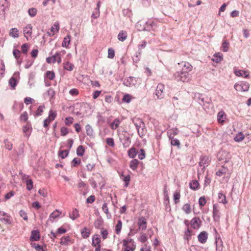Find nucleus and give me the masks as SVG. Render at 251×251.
Segmentation results:
<instances>
[{
    "label": "nucleus",
    "instance_id": "f257e3e1",
    "mask_svg": "<svg viewBox=\"0 0 251 251\" xmlns=\"http://www.w3.org/2000/svg\"><path fill=\"white\" fill-rule=\"evenodd\" d=\"M136 247V244L133 239L128 237L123 239L122 251H134Z\"/></svg>",
    "mask_w": 251,
    "mask_h": 251
},
{
    "label": "nucleus",
    "instance_id": "f03ea898",
    "mask_svg": "<svg viewBox=\"0 0 251 251\" xmlns=\"http://www.w3.org/2000/svg\"><path fill=\"white\" fill-rule=\"evenodd\" d=\"M65 50H61L57 51L54 55L51 57H49L46 58V61L49 64L54 63L57 62L58 64H60L62 61V57L66 54Z\"/></svg>",
    "mask_w": 251,
    "mask_h": 251
},
{
    "label": "nucleus",
    "instance_id": "7ed1b4c3",
    "mask_svg": "<svg viewBox=\"0 0 251 251\" xmlns=\"http://www.w3.org/2000/svg\"><path fill=\"white\" fill-rule=\"evenodd\" d=\"M176 67L177 70L182 72L184 74H189L193 69L191 64L186 61H181L177 63Z\"/></svg>",
    "mask_w": 251,
    "mask_h": 251
},
{
    "label": "nucleus",
    "instance_id": "20e7f679",
    "mask_svg": "<svg viewBox=\"0 0 251 251\" xmlns=\"http://www.w3.org/2000/svg\"><path fill=\"white\" fill-rule=\"evenodd\" d=\"M174 79L177 81L187 82L190 79L189 74H184L183 72L177 70L174 74Z\"/></svg>",
    "mask_w": 251,
    "mask_h": 251
},
{
    "label": "nucleus",
    "instance_id": "39448f33",
    "mask_svg": "<svg viewBox=\"0 0 251 251\" xmlns=\"http://www.w3.org/2000/svg\"><path fill=\"white\" fill-rule=\"evenodd\" d=\"M217 157L219 161L227 163L231 158V155L226 151L221 150L218 152Z\"/></svg>",
    "mask_w": 251,
    "mask_h": 251
},
{
    "label": "nucleus",
    "instance_id": "423d86ee",
    "mask_svg": "<svg viewBox=\"0 0 251 251\" xmlns=\"http://www.w3.org/2000/svg\"><path fill=\"white\" fill-rule=\"evenodd\" d=\"M92 245L95 248V251H100L101 248V239L98 234H94L92 238Z\"/></svg>",
    "mask_w": 251,
    "mask_h": 251
},
{
    "label": "nucleus",
    "instance_id": "0eeeda50",
    "mask_svg": "<svg viewBox=\"0 0 251 251\" xmlns=\"http://www.w3.org/2000/svg\"><path fill=\"white\" fill-rule=\"evenodd\" d=\"M153 234V231L151 229H149L147 233L141 232L138 240L142 243H146L148 241V236L151 238Z\"/></svg>",
    "mask_w": 251,
    "mask_h": 251
},
{
    "label": "nucleus",
    "instance_id": "6e6552de",
    "mask_svg": "<svg viewBox=\"0 0 251 251\" xmlns=\"http://www.w3.org/2000/svg\"><path fill=\"white\" fill-rule=\"evenodd\" d=\"M24 35L27 41L30 40L32 39V26L30 24L26 25L23 28Z\"/></svg>",
    "mask_w": 251,
    "mask_h": 251
},
{
    "label": "nucleus",
    "instance_id": "1a4fd4ad",
    "mask_svg": "<svg viewBox=\"0 0 251 251\" xmlns=\"http://www.w3.org/2000/svg\"><path fill=\"white\" fill-rule=\"evenodd\" d=\"M137 224L138 226V230L143 231L146 229L147 227V220L145 217L143 216L139 217Z\"/></svg>",
    "mask_w": 251,
    "mask_h": 251
},
{
    "label": "nucleus",
    "instance_id": "9d476101",
    "mask_svg": "<svg viewBox=\"0 0 251 251\" xmlns=\"http://www.w3.org/2000/svg\"><path fill=\"white\" fill-rule=\"evenodd\" d=\"M234 87L237 91L246 92L248 91L250 87V84L247 82L242 81L240 84H235Z\"/></svg>",
    "mask_w": 251,
    "mask_h": 251
},
{
    "label": "nucleus",
    "instance_id": "9b49d317",
    "mask_svg": "<svg viewBox=\"0 0 251 251\" xmlns=\"http://www.w3.org/2000/svg\"><path fill=\"white\" fill-rule=\"evenodd\" d=\"M158 26V22L156 20L149 21L146 23V27L150 30L156 31Z\"/></svg>",
    "mask_w": 251,
    "mask_h": 251
},
{
    "label": "nucleus",
    "instance_id": "f8f14e48",
    "mask_svg": "<svg viewBox=\"0 0 251 251\" xmlns=\"http://www.w3.org/2000/svg\"><path fill=\"white\" fill-rule=\"evenodd\" d=\"M0 221L4 222L6 224L10 225L12 223L10 215L4 211H0Z\"/></svg>",
    "mask_w": 251,
    "mask_h": 251
},
{
    "label": "nucleus",
    "instance_id": "ddd939ff",
    "mask_svg": "<svg viewBox=\"0 0 251 251\" xmlns=\"http://www.w3.org/2000/svg\"><path fill=\"white\" fill-rule=\"evenodd\" d=\"M165 89L164 85L161 83L158 84L155 95L158 99H161L163 97V91Z\"/></svg>",
    "mask_w": 251,
    "mask_h": 251
},
{
    "label": "nucleus",
    "instance_id": "4468645a",
    "mask_svg": "<svg viewBox=\"0 0 251 251\" xmlns=\"http://www.w3.org/2000/svg\"><path fill=\"white\" fill-rule=\"evenodd\" d=\"M32 130L31 125L29 122H27L23 127V131L25 133V136L27 138L30 136Z\"/></svg>",
    "mask_w": 251,
    "mask_h": 251
},
{
    "label": "nucleus",
    "instance_id": "2eb2a0df",
    "mask_svg": "<svg viewBox=\"0 0 251 251\" xmlns=\"http://www.w3.org/2000/svg\"><path fill=\"white\" fill-rule=\"evenodd\" d=\"M74 243L71 239L70 236H64L60 239V244L61 245L67 246L70 244H73Z\"/></svg>",
    "mask_w": 251,
    "mask_h": 251
},
{
    "label": "nucleus",
    "instance_id": "dca6fc26",
    "mask_svg": "<svg viewBox=\"0 0 251 251\" xmlns=\"http://www.w3.org/2000/svg\"><path fill=\"white\" fill-rule=\"evenodd\" d=\"M61 213L62 212L59 210L56 209L50 215L49 220L51 222H53L54 220L58 218Z\"/></svg>",
    "mask_w": 251,
    "mask_h": 251
},
{
    "label": "nucleus",
    "instance_id": "f3484780",
    "mask_svg": "<svg viewBox=\"0 0 251 251\" xmlns=\"http://www.w3.org/2000/svg\"><path fill=\"white\" fill-rule=\"evenodd\" d=\"M40 239V232L38 230H32L30 237V240L31 241H37Z\"/></svg>",
    "mask_w": 251,
    "mask_h": 251
},
{
    "label": "nucleus",
    "instance_id": "a211bd4d",
    "mask_svg": "<svg viewBox=\"0 0 251 251\" xmlns=\"http://www.w3.org/2000/svg\"><path fill=\"white\" fill-rule=\"evenodd\" d=\"M59 29V25L58 23H55L50 28V32H48L50 36H52L54 34L58 31Z\"/></svg>",
    "mask_w": 251,
    "mask_h": 251
},
{
    "label": "nucleus",
    "instance_id": "6ab92c4d",
    "mask_svg": "<svg viewBox=\"0 0 251 251\" xmlns=\"http://www.w3.org/2000/svg\"><path fill=\"white\" fill-rule=\"evenodd\" d=\"M71 42V36L68 34L63 39L62 43V47L66 48L67 49L69 48V45Z\"/></svg>",
    "mask_w": 251,
    "mask_h": 251
},
{
    "label": "nucleus",
    "instance_id": "aec40b11",
    "mask_svg": "<svg viewBox=\"0 0 251 251\" xmlns=\"http://www.w3.org/2000/svg\"><path fill=\"white\" fill-rule=\"evenodd\" d=\"M127 38V33L126 31L122 30L118 35V39L120 41H124Z\"/></svg>",
    "mask_w": 251,
    "mask_h": 251
},
{
    "label": "nucleus",
    "instance_id": "412c9836",
    "mask_svg": "<svg viewBox=\"0 0 251 251\" xmlns=\"http://www.w3.org/2000/svg\"><path fill=\"white\" fill-rule=\"evenodd\" d=\"M9 35L10 36L16 38L19 36V31L17 28H12L10 29L9 32Z\"/></svg>",
    "mask_w": 251,
    "mask_h": 251
},
{
    "label": "nucleus",
    "instance_id": "4be33fe9",
    "mask_svg": "<svg viewBox=\"0 0 251 251\" xmlns=\"http://www.w3.org/2000/svg\"><path fill=\"white\" fill-rule=\"evenodd\" d=\"M13 54L15 58L16 59L17 63L19 64H21L22 63V59L20 60V58L21 55V51L19 50L14 49L13 50Z\"/></svg>",
    "mask_w": 251,
    "mask_h": 251
},
{
    "label": "nucleus",
    "instance_id": "5701e85b",
    "mask_svg": "<svg viewBox=\"0 0 251 251\" xmlns=\"http://www.w3.org/2000/svg\"><path fill=\"white\" fill-rule=\"evenodd\" d=\"M201 222L199 218H194L191 220V226L194 228H198Z\"/></svg>",
    "mask_w": 251,
    "mask_h": 251
},
{
    "label": "nucleus",
    "instance_id": "b1692460",
    "mask_svg": "<svg viewBox=\"0 0 251 251\" xmlns=\"http://www.w3.org/2000/svg\"><path fill=\"white\" fill-rule=\"evenodd\" d=\"M123 226L122 222L119 220L117 221V223L115 226V231L117 235H119L122 230Z\"/></svg>",
    "mask_w": 251,
    "mask_h": 251
},
{
    "label": "nucleus",
    "instance_id": "393cba45",
    "mask_svg": "<svg viewBox=\"0 0 251 251\" xmlns=\"http://www.w3.org/2000/svg\"><path fill=\"white\" fill-rule=\"evenodd\" d=\"M79 217V212L76 209H73L72 212L69 214V217L73 220L77 219Z\"/></svg>",
    "mask_w": 251,
    "mask_h": 251
},
{
    "label": "nucleus",
    "instance_id": "a878e982",
    "mask_svg": "<svg viewBox=\"0 0 251 251\" xmlns=\"http://www.w3.org/2000/svg\"><path fill=\"white\" fill-rule=\"evenodd\" d=\"M91 233L90 230L87 227H84L81 231V234L83 238L89 237Z\"/></svg>",
    "mask_w": 251,
    "mask_h": 251
},
{
    "label": "nucleus",
    "instance_id": "bb28decb",
    "mask_svg": "<svg viewBox=\"0 0 251 251\" xmlns=\"http://www.w3.org/2000/svg\"><path fill=\"white\" fill-rule=\"evenodd\" d=\"M139 164V161L137 159H134L130 162L129 167L132 170L134 171L137 169Z\"/></svg>",
    "mask_w": 251,
    "mask_h": 251
},
{
    "label": "nucleus",
    "instance_id": "cd10ccee",
    "mask_svg": "<svg viewBox=\"0 0 251 251\" xmlns=\"http://www.w3.org/2000/svg\"><path fill=\"white\" fill-rule=\"evenodd\" d=\"M226 118V114L223 111H220L217 115V120L219 123H223Z\"/></svg>",
    "mask_w": 251,
    "mask_h": 251
},
{
    "label": "nucleus",
    "instance_id": "c85d7f7f",
    "mask_svg": "<svg viewBox=\"0 0 251 251\" xmlns=\"http://www.w3.org/2000/svg\"><path fill=\"white\" fill-rule=\"evenodd\" d=\"M121 123L120 121L118 119H115L110 124V127L112 130H115L119 126Z\"/></svg>",
    "mask_w": 251,
    "mask_h": 251
},
{
    "label": "nucleus",
    "instance_id": "c756f323",
    "mask_svg": "<svg viewBox=\"0 0 251 251\" xmlns=\"http://www.w3.org/2000/svg\"><path fill=\"white\" fill-rule=\"evenodd\" d=\"M120 177L125 182V186L127 187L129 185V181L130 180V176L128 175L125 176L124 174H122L120 176Z\"/></svg>",
    "mask_w": 251,
    "mask_h": 251
},
{
    "label": "nucleus",
    "instance_id": "7c9ffc66",
    "mask_svg": "<svg viewBox=\"0 0 251 251\" xmlns=\"http://www.w3.org/2000/svg\"><path fill=\"white\" fill-rule=\"evenodd\" d=\"M227 171L228 169L226 167L222 166V167L216 172V174L219 176H222L223 175L226 174Z\"/></svg>",
    "mask_w": 251,
    "mask_h": 251
},
{
    "label": "nucleus",
    "instance_id": "2f4dec72",
    "mask_svg": "<svg viewBox=\"0 0 251 251\" xmlns=\"http://www.w3.org/2000/svg\"><path fill=\"white\" fill-rule=\"evenodd\" d=\"M137 151L135 148H131L128 151V155L130 158H134L137 155Z\"/></svg>",
    "mask_w": 251,
    "mask_h": 251
},
{
    "label": "nucleus",
    "instance_id": "473e14b6",
    "mask_svg": "<svg viewBox=\"0 0 251 251\" xmlns=\"http://www.w3.org/2000/svg\"><path fill=\"white\" fill-rule=\"evenodd\" d=\"M74 65L69 61H67L63 63V68L65 70L71 71L73 70Z\"/></svg>",
    "mask_w": 251,
    "mask_h": 251
},
{
    "label": "nucleus",
    "instance_id": "72a5a7b5",
    "mask_svg": "<svg viewBox=\"0 0 251 251\" xmlns=\"http://www.w3.org/2000/svg\"><path fill=\"white\" fill-rule=\"evenodd\" d=\"M223 59V56L220 53L215 54L213 55V58L212 59L213 62L216 63L220 62Z\"/></svg>",
    "mask_w": 251,
    "mask_h": 251
},
{
    "label": "nucleus",
    "instance_id": "f704fd0d",
    "mask_svg": "<svg viewBox=\"0 0 251 251\" xmlns=\"http://www.w3.org/2000/svg\"><path fill=\"white\" fill-rule=\"evenodd\" d=\"M218 199H219V201L220 203L225 204L227 202L226 196L223 193H221V192L219 193Z\"/></svg>",
    "mask_w": 251,
    "mask_h": 251
},
{
    "label": "nucleus",
    "instance_id": "c9c22d12",
    "mask_svg": "<svg viewBox=\"0 0 251 251\" xmlns=\"http://www.w3.org/2000/svg\"><path fill=\"white\" fill-rule=\"evenodd\" d=\"M229 43L227 40H224L222 45V50L224 52H227L229 50Z\"/></svg>",
    "mask_w": 251,
    "mask_h": 251
},
{
    "label": "nucleus",
    "instance_id": "e433bc0d",
    "mask_svg": "<svg viewBox=\"0 0 251 251\" xmlns=\"http://www.w3.org/2000/svg\"><path fill=\"white\" fill-rule=\"evenodd\" d=\"M135 125L136 126V127L137 129L138 130V128L144 127V123L140 119H137L134 123Z\"/></svg>",
    "mask_w": 251,
    "mask_h": 251
},
{
    "label": "nucleus",
    "instance_id": "4c0bfd02",
    "mask_svg": "<svg viewBox=\"0 0 251 251\" xmlns=\"http://www.w3.org/2000/svg\"><path fill=\"white\" fill-rule=\"evenodd\" d=\"M100 233L102 236L103 240H105L107 238L108 235V231L106 229L103 227L101 228Z\"/></svg>",
    "mask_w": 251,
    "mask_h": 251
},
{
    "label": "nucleus",
    "instance_id": "58836bf2",
    "mask_svg": "<svg viewBox=\"0 0 251 251\" xmlns=\"http://www.w3.org/2000/svg\"><path fill=\"white\" fill-rule=\"evenodd\" d=\"M180 198V191L176 190L174 194V199L175 203H177L179 201V199Z\"/></svg>",
    "mask_w": 251,
    "mask_h": 251
},
{
    "label": "nucleus",
    "instance_id": "ea45409f",
    "mask_svg": "<svg viewBox=\"0 0 251 251\" xmlns=\"http://www.w3.org/2000/svg\"><path fill=\"white\" fill-rule=\"evenodd\" d=\"M244 135L242 132H240L234 137V140L236 142H239L242 141L244 139Z\"/></svg>",
    "mask_w": 251,
    "mask_h": 251
},
{
    "label": "nucleus",
    "instance_id": "a19ab883",
    "mask_svg": "<svg viewBox=\"0 0 251 251\" xmlns=\"http://www.w3.org/2000/svg\"><path fill=\"white\" fill-rule=\"evenodd\" d=\"M190 187L191 189L196 190L199 187V183L197 180H193L189 183Z\"/></svg>",
    "mask_w": 251,
    "mask_h": 251
},
{
    "label": "nucleus",
    "instance_id": "79ce46f5",
    "mask_svg": "<svg viewBox=\"0 0 251 251\" xmlns=\"http://www.w3.org/2000/svg\"><path fill=\"white\" fill-rule=\"evenodd\" d=\"M219 211L216 209L215 205L213 206V215L215 221H218L219 219Z\"/></svg>",
    "mask_w": 251,
    "mask_h": 251
},
{
    "label": "nucleus",
    "instance_id": "37998d69",
    "mask_svg": "<svg viewBox=\"0 0 251 251\" xmlns=\"http://www.w3.org/2000/svg\"><path fill=\"white\" fill-rule=\"evenodd\" d=\"M85 150L84 147L80 145L76 149V154L77 155L82 156L84 155Z\"/></svg>",
    "mask_w": 251,
    "mask_h": 251
},
{
    "label": "nucleus",
    "instance_id": "c03bdc74",
    "mask_svg": "<svg viewBox=\"0 0 251 251\" xmlns=\"http://www.w3.org/2000/svg\"><path fill=\"white\" fill-rule=\"evenodd\" d=\"M46 77L50 80H53L55 77V74L53 71H48L46 73Z\"/></svg>",
    "mask_w": 251,
    "mask_h": 251
},
{
    "label": "nucleus",
    "instance_id": "a18cd8bd",
    "mask_svg": "<svg viewBox=\"0 0 251 251\" xmlns=\"http://www.w3.org/2000/svg\"><path fill=\"white\" fill-rule=\"evenodd\" d=\"M57 113L55 111H54L53 110H50L48 116V118H49V119L50 120L53 121L55 119Z\"/></svg>",
    "mask_w": 251,
    "mask_h": 251
},
{
    "label": "nucleus",
    "instance_id": "49530a36",
    "mask_svg": "<svg viewBox=\"0 0 251 251\" xmlns=\"http://www.w3.org/2000/svg\"><path fill=\"white\" fill-rule=\"evenodd\" d=\"M102 210L107 215L108 218H110L111 215L109 212L108 208L106 203H104L102 207Z\"/></svg>",
    "mask_w": 251,
    "mask_h": 251
},
{
    "label": "nucleus",
    "instance_id": "de8ad7c7",
    "mask_svg": "<svg viewBox=\"0 0 251 251\" xmlns=\"http://www.w3.org/2000/svg\"><path fill=\"white\" fill-rule=\"evenodd\" d=\"M29 49V45L27 43L23 44L21 46L22 52L24 54H26Z\"/></svg>",
    "mask_w": 251,
    "mask_h": 251
},
{
    "label": "nucleus",
    "instance_id": "09e8293b",
    "mask_svg": "<svg viewBox=\"0 0 251 251\" xmlns=\"http://www.w3.org/2000/svg\"><path fill=\"white\" fill-rule=\"evenodd\" d=\"M5 71V65L4 62L2 60H0V75L2 76L4 74Z\"/></svg>",
    "mask_w": 251,
    "mask_h": 251
},
{
    "label": "nucleus",
    "instance_id": "8fccbe9b",
    "mask_svg": "<svg viewBox=\"0 0 251 251\" xmlns=\"http://www.w3.org/2000/svg\"><path fill=\"white\" fill-rule=\"evenodd\" d=\"M81 163V159L79 158H75L71 162V165L73 167H76Z\"/></svg>",
    "mask_w": 251,
    "mask_h": 251
},
{
    "label": "nucleus",
    "instance_id": "3c124183",
    "mask_svg": "<svg viewBox=\"0 0 251 251\" xmlns=\"http://www.w3.org/2000/svg\"><path fill=\"white\" fill-rule=\"evenodd\" d=\"M69 151L67 150L59 151L58 152V155L61 158L64 159L68 156Z\"/></svg>",
    "mask_w": 251,
    "mask_h": 251
},
{
    "label": "nucleus",
    "instance_id": "603ef678",
    "mask_svg": "<svg viewBox=\"0 0 251 251\" xmlns=\"http://www.w3.org/2000/svg\"><path fill=\"white\" fill-rule=\"evenodd\" d=\"M86 134L89 136H91L93 134V129L92 127L89 125H87L85 126Z\"/></svg>",
    "mask_w": 251,
    "mask_h": 251
},
{
    "label": "nucleus",
    "instance_id": "864d4df0",
    "mask_svg": "<svg viewBox=\"0 0 251 251\" xmlns=\"http://www.w3.org/2000/svg\"><path fill=\"white\" fill-rule=\"evenodd\" d=\"M182 210L186 214H189L191 212V206L189 204L186 203L182 207Z\"/></svg>",
    "mask_w": 251,
    "mask_h": 251
},
{
    "label": "nucleus",
    "instance_id": "5fc2aeb1",
    "mask_svg": "<svg viewBox=\"0 0 251 251\" xmlns=\"http://www.w3.org/2000/svg\"><path fill=\"white\" fill-rule=\"evenodd\" d=\"M26 189L30 191L33 188V183L31 179H27L26 182Z\"/></svg>",
    "mask_w": 251,
    "mask_h": 251
},
{
    "label": "nucleus",
    "instance_id": "6e6d98bb",
    "mask_svg": "<svg viewBox=\"0 0 251 251\" xmlns=\"http://www.w3.org/2000/svg\"><path fill=\"white\" fill-rule=\"evenodd\" d=\"M9 85L12 88V89H14L17 85V80H16V79L14 77H12L9 79Z\"/></svg>",
    "mask_w": 251,
    "mask_h": 251
},
{
    "label": "nucleus",
    "instance_id": "4d7b16f0",
    "mask_svg": "<svg viewBox=\"0 0 251 251\" xmlns=\"http://www.w3.org/2000/svg\"><path fill=\"white\" fill-rule=\"evenodd\" d=\"M28 116L27 113L25 111L21 114L20 117V120L21 121L26 122L28 119Z\"/></svg>",
    "mask_w": 251,
    "mask_h": 251
},
{
    "label": "nucleus",
    "instance_id": "13d9d810",
    "mask_svg": "<svg viewBox=\"0 0 251 251\" xmlns=\"http://www.w3.org/2000/svg\"><path fill=\"white\" fill-rule=\"evenodd\" d=\"M4 145H5V147L6 149H7V150L10 151L12 149V148H13V145H12V144L9 142L8 140H4Z\"/></svg>",
    "mask_w": 251,
    "mask_h": 251
},
{
    "label": "nucleus",
    "instance_id": "bf43d9fd",
    "mask_svg": "<svg viewBox=\"0 0 251 251\" xmlns=\"http://www.w3.org/2000/svg\"><path fill=\"white\" fill-rule=\"evenodd\" d=\"M106 142L107 145L110 147H114L115 146L114 141L112 138H108L106 139Z\"/></svg>",
    "mask_w": 251,
    "mask_h": 251
},
{
    "label": "nucleus",
    "instance_id": "052dcab7",
    "mask_svg": "<svg viewBox=\"0 0 251 251\" xmlns=\"http://www.w3.org/2000/svg\"><path fill=\"white\" fill-rule=\"evenodd\" d=\"M74 118L72 117H68L65 118V123L67 126H70L74 122Z\"/></svg>",
    "mask_w": 251,
    "mask_h": 251
},
{
    "label": "nucleus",
    "instance_id": "680f3d73",
    "mask_svg": "<svg viewBox=\"0 0 251 251\" xmlns=\"http://www.w3.org/2000/svg\"><path fill=\"white\" fill-rule=\"evenodd\" d=\"M171 143L173 146H176L178 148L180 147V144L179 141L176 139H172Z\"/></svg>",
    "mask_w": 251,
    "mask_h": 251
},
{
    "label": "nucleus",
    "instance_id": "e2e57ef3",
    "mask_svg": "<svg viewBox=\"0 0 251 251\" xmlns=\"http://www.w3.org/2000/svg\"><path fill=\"white\" fill-rule=\"evenodd\" d=\"M115 56V51L111 48L108 49V57L110 59L114 58Z\"/></svg>",
    "mask_w": 251,
    "mask_h": 251
},
{
    "label": "nucleus",
    "instance_id": "0e129e2a",
    "mask_svg": "<svg viewBox=\"0 0 251 251\" xmlns=\"http://www.w3.org/2000/svg\"><path fill=\"white\" fill-rule=\"evenodd\" d=\"M45 107L44 106H39L36 111V116H40L44 112V108Z\"/></svg>",
    "mask_w": 251,
    "mask_h": 251
},
{
    "label": "nucleus",
    "instance_id": "69168bd1",
    "mask_svg": "<svg viewBox=\"0 0 251 251\" xmlns=\"http://www.w3.org/2000/svg\"><path fill=\"white\" fill-rule=\"evenodd\" d=\"M19 214L20 216L22 217L24 220L26 221L28 220V216L27 215V213L24 210H21L20 211Z\"/></svg>",
    "mask_w": 251,
    "mask_h": 251
},
{
    "label": "nucleus",
    "instance_id": "338daca9",
    "mask_svg": "<svg viewBox=\"0 0 251 251\" xmlns=\"http://www.w3.org/2000/svg\"><path fill=\"white\" fill-rule=\"evenodd\" d=\"M28 12L31 17H34L36 14L37 10L34 8H31L28 9Z\"/></svg>",
    "mask_w": 251,
    "mask_h": 251
},
{
    "label": "nucleus",
    "instance_id": "774afa93",
    "mask_svg": "<svg viewBox=\"0 0 251 251\" xmlns=\"http://www.w3.org/2000/svg\"><path fill=\"white\" fill-rule=\"evenodd\" d=\"M131 99V96L129 94H126L124 96L123 98V101L126 102L127 103H129Z\"/></svg>",
    "mask_w": 251,
    "mask_h": 251
}]
</instances>
